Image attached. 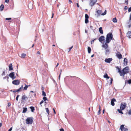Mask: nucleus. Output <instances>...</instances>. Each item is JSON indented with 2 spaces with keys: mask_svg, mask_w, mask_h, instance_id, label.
<instances>
[{
  "mask_svg": "<svg viewBox=\"0 0 131 131\" xmlns=\"http://www.w3.org/2000/svg\"><path fill=\"white\" fill-rule=\"evenodd\" d=\"M129 69L128 67H126L122 70V71H123V74L124 77L125 75L127 73L129 72Z\"/></svg>",
  "mask_w": 131,
  "mask_h": 131,
  "instance_id": "obj_1",
  "label": "nucleus"
},
{
  "mask_svg": "<svg viewBox=\"0 0 131 131\" xmlns=\"http://www.w3.org/2000/svg\"><path fill=\"white\" fill-rule=\"evenodd\" d=\"M33 120L32 117L27 118L26 120V123L27 124H32V123Z\"/></svg>",
  "mask_w": 131,
  "mask_h": 131,
  "instance_id": "obj_2",
  "label": "nucleus"
},
{
  "mask_svg": "<svg viewBox=\"0 0 131 131\" xmlns=\"http://www.w3.org/2000/svg\"><path fill=\"white\" fill-rule=\"evenodd\" d=\"M126 107V103H121L120 107L121 110H124Z\"/></svg>",
  "mask_w": 131,
  "mask_h": 131,
  "instance_id": "obj_3",
  "label": "nucleus"
},
{
  "mask_svg": "<svg viewBox=\"0 0 131 131\" xmlns=\"http://www.w3.org/2000/svg\"><path fill=\"white\" fill-rule=\"evenodd\" d=\"M14 75L15 73L14 72H12L9 73L8 75V76L11 78L12 80H14L16 78V77Z\"/></svg>",
  "mask_w": 131,
  "mask_h": 131,
  "instance_id": "obj_4",
  "label": "nucleus"
},
{
  "mask_svg": "<svg viewBox=\"0 0 131 131\" xmlns=\"http://www.w3.org/2000/svg\"><path fill=\"white\" fill-rule=\"evenodd\" d=\"M28 98L25 95H24L22 96L21 103H24L25 102L27 99Z\"/></svg>",
  "mask_w": 131,
  "mask_h": 131,
  "instance_id": "obj_5",
  "label": "nucleus"
},
{
  "mask_svg": "<svg viewBox=\"0 0 131 131\" xmlns=\"http://www.w3.org/2000/svg\"><path fill=\"white\" fill-rule=\"evenodd\" d=\"M124 125H122L120 128L119 129L121 130V131H127L128 129L124 127Z\"/></svg>",
  "mask_w": 131,
  "mask_h": 131,
  "instance_id": "obj_6",
  "label": "nucleus"
},
{
  "mask_svg": "<svg viewBox=\"0 0 131 131\" xmlns=\"http://www.w3.org/2000/svg\"><path fill=\"white\" fill-rule=\"evenodd\" d=\"M72 78L74 80L73 81H78L80 82H81L82 81V80L76 77H72Z\"/></svg>",
  "mask_w": 131,
  "mask_h": 131,
  "instance_id": "obj_7",
  "label": "nucleus"
},
{
  "mask_svg": "<svg viewBox=\"0 0 131 131\" xmlns=\"http://www.w3.org/2000/svg\"><path fill=\"white\" fill-rule=\"evenodd\" d=\"M112 58H106L105 60V61L106 63H110L112 61Z\"/></svg>",
  "mask_w": 131,
  "mask_h": 131,
  "instance_id": "obj_8",
  "label": "nucleus"
},
{
  "mask_svg": "<svg viewBox=\"0 0 131 131\" xmlns=\"http://www.w3.org/2000/svg\"><path fill=\"white\" fill-rule=\"evenodd\" d=\"M99 41L102 42V41H103L105 40V37L104 36H101L99 39Z\"/></svg>",
  "mask_w": 131,
  "mask_h": 131,
  "instance_id": "obj_9",
  "label": "nucleus"
},
{
  "mask_svg": "<svg viewBox=\"0 0 131 131\" xmlns=\"http://www.w3.org/2000/svg\"><path fill=\"white\" fill-rule=\"evenodd\" d=\"M71 78H72V77L70 76L66 77L64 78V81H70Z\"/></svg>",
  "mask_w": 131,
  "mask_h": 131,
  "instance_id": "obj_10",
  "label": "nucleus"
},
{
  "mask_svg": "<svg viewBox=\"0 0 131 131\" xmlns=\"http://www.w3.org/2000/svg\"><path fill=\"white\" fill-rule=\"evenodd\" d=\"M106 37L112 39L113 38V35L112 33H108Z\"/></svg>",
  "mask_w": 131,
  "mask_h": 131,
  "instance_id": "obj_11",
  "label": "nucleus"
},
{
  "mask_svg": "<svg viewBox=\"0 0 131 131\" xmlns=\"http://www.w3.org/2000/svg\"><path fill=\"white\" fill-rule=\"evenodd\" d=\"M105 49V55L106 56H108L110 53V50L108 49Z\"/></svg>",
  "mask_w": 131,
  "mask_h": 131,
  "instance_id": "obj_12",
  "label": "nucleus"
},
{
  "mask_svg": "<svg viewBox=\"0 0 131 131\" xmlns=\"http://www.w3.org/2000/svg\"><path fill=\"white\" fill-rule=\"evenodd\" d=\"M102 12V11L101 10H97L96 12V13H97V14H95V15H96L98 17L100 15Z\"/></svg>",
  "mask_w": 131,
  "mask_h": 131,
  "instance_id": "obj_13",
  "label": "nucleus"
},
{
  "mask_svg": "<svg viewBox=\"0 0 131 131\" xmlns=\"http://www.w3.org/2000/svg\"><path fill=\"white\" fill-rule=\"evenodd\" d=\"M107 43H106H106H105L102 46V47L105 49H108V46Z\"/></svg>",
  "mask_w": 131,
  "mask_h": 131,
  "instance_id": "obj_14",
  "label": "nucleus"
},
{
  "mask_svg": "<svg viewBox=\"0 0 131 131\" xmlns=\"http://www.w3.org/2000/svg\"><path fill=\"white\" fill-rule=\"evenodd\" d=\"M116 101V100L114 99H112L111 101V104L113 106H114L115 105L114 102Z\"/></svg>",
  "mask_w": 131,
  "mask_h": 131,
  "instance_id": "obj_15",
  "label": "nucleus"
},
{
  "mask_svg": "<svg viewBox=\"0 0 131 131\" xmlns=\"http://www.w3.org/2000/svg\"><path fill=\"white\" fill-rule=\"evenodd\" d=\"M126 36L129 38H131V31H128L127 34Z\"/></svg>",
  "mask_w": 131,
  "mask_h": 131,
  "instance_id": "obj_16",
  "label": "nucleus"
},
{
  "mask_svg": "<svg viewBox=\"0 0 131 131\" xmlns=\"http://www.w3.org/2000/svg\"><path fill=\"white\" fill-rule=\"evenodd\" d=\"M116 55L117 57L119 59H121L122 58V56L121 53H117Z\"/></svg>",
  "mask_w": 131,
  "mask_h": 131,
  "instance_id": "obj_17",
  "label": "nucleus"
},
{
  "mask_svg": "<svg viewBox=\"0 0 131 131\" xmlns=\"http://www.w3.org/2000/svg\"><path fill=\"white\" fill-rule=\"evenodd\" d=\"M112 40V39H111L110 38H108L107 37H106V43H109L110 41H111V40Z\"/></svg>",
  "mask_w": 131,
  "mask_h": 131,
  "instance_id": "obj_18",
  "label": "nucleus"
},
{
  "mask_svg": "<svg viewBox=\"0 0 131 131\" xmlns=\"http://www.w3.org/2000/svg\"><path fill=\"white\" fill-rule=\"evenodd\" d=\"M8 67L9 68V71H11L13 70V68L12 67V63H10L9 64Z\"/></svg>",
  "mask_w": 131,
  "mask_h": 131,
  "instance_id": "obj_19",
  "label": "nucleus"
},
{
  "mask_svg": "<svg viewBox=\"0 0 131 131\" xmlns=\"http://www.w3.org/2000/svg\"><path fill=\"white\" fill-rule=\"evenodd\" d=\"M118 72L120 73V75L121 76L124 77L123 76V71H122H122H121L120 69H119L118 70Z\"/></svg>",
  "mask_w": 131,
  "mask_h": 131,
  "instance_id": "obj_20",
  "label": "nucleus"
},
{
  "mask_svg": "<svg viewBox=\"0 0 131 131\" xmlns=\"http://www.w3.org/2000/svg\"><path fill=\"white\" fill-rule=\"evenodd\" d=\"M124 65L125 66H126L127 65L128 62L127 59L126 58H125L124 59Z\"/></svg>",
  "mask_w": 131,
  "mask_h": 131,
  "instance_id": "obj_21",
  "label": "nucleus"
},
{
  "mask_svg": "<svg viewBox=\"0 0 131 131\" xmlns=\"http://www.w3.org/2000/svg\"><path fill=\"white\" fill-rule=\"evenodd\" d=\"M99 31L100 33L101 34H103V31L102 30V28L101 27L99 28Z\"/></svg>",
  "mask_w": 131,
  "mask_h": 131,
  "instance_id": "obj_22",
  "label": "nucleus"
},
{
  "mask_svg": "<svg viewBox=\"0 0 131 131\" xmlns=\"http://www.w3.org/2000/svg\"><path fill=\"white\" fill-rule=\"evenodd\" d=\"M23 85H22L19 89L16 90V91H17V92H20L21 91V90L23 89Z\"/></svg>",
  "mask_w": 131,
  "mask_h": 131,
  "instance_id": "obj_23",
  "label": "nucleus"
},
{
  "mask_svg": "<svg viewBox=\"0 0 131 131\" xmlns=\"http://www.w3.org/2000/svg\"><path fill=\"white\" fill-rule=\"evenodd\" d=\"M4 8V5L3 4H1L0 6V11H2Z\"/></svg>",
  "mask_w": 131,
  "mask_h": 131,
  "instance_id": "obj_24",
  "label": "nucleus"
},
{
  "mask_svg": "<svg viewBox=\"0 0 131 131\" xmlns=\"http://www.w3.org/2000/svg\"><path fill=\"white\" fill-rule=\"evenodd\" d=\"M99 83L97 84V86L99 89L101 88V86L102 84V82H99Z\"/></svg>",
  "mask_w": 131,
  "mask_h": 131,
  "instance_id": "obj_25",
  "label": "nucleus"
},
{
  "mask_svg": "<svg viewBox=\"0 0 131 131\" xmlns=\"http://www.w3.org/2000/svg\"><path fill=\"white\" fill-rule=\"evenodd\" d=\"M104 77L106 79H109L110 78V77L108 76L107 74L106 73L104 75Z\"/></svg>",
  "mask_w": 131,
  "mask_h": 131,
  "instance_id": "obj_26",
  "label": "nucleus"
},
{
  "mask_svg": "<svg viewBox=\"0 0 131 131\" xmlns=\"http://www.w3.org/2000/svg\"><path fill=\"white\" fill-rule=\"evenodd\" d=\"M26 56V54H25L23 53L21 54L20 57L21 58H24Z\"/></svg>",
  "mask_w": 131,
  "mask_h": 131,
  "instance_id": "obj_27",
  "label": "nucleus"
},
{
  "mask_svg": "<svg viewBox=\"0 0 131 131\" xmlns=\"http://www.w3.org/2000/svg\"><path fill=\"white\" fill-rule=\"evenodd\" d=\"M28 7L29 9H32V4H28Z\"/></svg>",
  "mask_w": 131,
  "mask_h": 131,
  "instance_id": "obj_28",
  "label": "nucleus"
},
{
  "mask_svg": "<svg viewBox=\"0 0 131 131\" xmlns=\"http://www.w3.org/2000/svg\"><path fill=\"white\" fill-rule=\"evenodd\" d=\"M23 113H25L27 110V108L26 107L23 108Z\"/></svg>",
  "mask_w": 131,
  "mask_h": 131,
  "instance_id": "obj_29",
  "label": "nucleus"
},
{
  "mask_svg": "<svg viewBox=\"0 0 131 131\" xmlns=\"http://www.w3.org/2000/svg\"><path fill=\"white\" fill-rule=\"evenodd\" d=\"M88 53H90L91 52V48L89 47H88Z\"/></svg>",
  "mask_w": 131,
  "mask_h": 131,
  "instance_id": "obj_30",
  "label": "nucleus"
},
{
  "mask_svg": "<svg viewBox=\"0 0 131 131\" xmlns=\"http://www.w3.org/2000/svg\"><path fill=\"white\" fill-rule=\"evenodd\" d=\"M25 86L24 87V90H26L27 89L28 87V85H27L25 84Z\"/></svg>",
  "mask_w": 131,
  "mask_h": 131,
  "instance_id": "obj_31",
  "label": "nucleus"
},
{
  "mask_svg": "<svg viewBox=\"0 0 131 131\" xmlns=\"http://www.w3.org/2000/svg\"><path fill=\"white\" fill-rule=\"evenodd\" d=\"M30 108L31 109V111L32 112H33L35 110V108L33 106H31L30 107Z\"/></svg>",
  "mask_w": 131,
  "mask_h": 131,
  "instance_id": "obj_32",
  "label": "nucleus"
},
{
  "mask_svg": "<svg viewBox=\"0 0 131 131\" xmlns=\"http://www.w3.org/2000/svg\"><path fill=\"white\" fill-rule=\"evenodd\" d=\"M113 21L114 23H116L117 22V19L116 17L114 18H113Z\"/></svg>",
  "mask_w": 131,
  "mask_h": 131,
  "instance_id": "obj_33",
  "label": "nucleus"
},
{
  "mask_svg": "<svg viewBox=\"0 0 131 131\" xmlns=\"http://www.w3.org/2000/svg\"><path fill=\"white\" fill-rule=\"evenodd\" d=\"M8 78H9V77L7 75L6 76V77H5L4 78V79H7V80L8 81Z\"/></svg>",
  "mask_w": 131,
  "mask_h": 131,
  "instance_id": "obj_34",
  "label": "nucleus"
},
{
  "mask_svg": "<svg viewBox=\"0 0 131 131\" xmlns=\"http://www.w3.org/2000/svg\"><path fill=\"white\" fill-rule=\"evenodd\" d=\"M101 109H100V106L99 110L97 112V114L99 115L101 113Z\"/></svg>",
  "mask_w": 131,
  "mask_h": 131,
  "instance_id": "obj_35",
  "label": "nucleus"
},
{
  "mask_svg": "<svg viewBox=\"0 0 131 131\" xmlns=\"http://www.w3.org/2000/svg\"><path fill=\"white\" fill-rule=\"evenodd\" d=\"M106 10H105V11L103 13L101 14V15H106Z\"/></svg>",
  "mask_w": 131,
  "mask_h": 131,
  "instance_id": "obj_36",
  "label": "nucleus"
},
{
  "mask_svg": "<svg viewBox=\"0 0 131 131\" xmlns=\"http://www.w3.org/2000/svg\"><path fill=\"white\" fill-rule=\"evenodd\" d=\"M20 82H12L13 84L14 85H17L19 84Z\"/></svg>",
  "mask_w": 131,
  "mask_h": 131,
  "instance_id": "obj_37",
  "label": "nucleus"
},
{
  "mask_svg": "<svg viewBox=\"0 0 131 131\" xmlns=\"http://www.w3.org/2000/svg\"><path fill=\"white\" fill-rule=\"evenodd\" d=\"M89 18V17L88 15V14H86L85 15V19H88Z\"/></svg>",
  "mask_w": 131,
  "mask_h": 131,
  "instance_id": "obj_38",
  "label": "nucleus"
},
{
  "mask_svg": "<svg viewBox=\"0 0 131 131\" xmlns=\"http://www.w3.org/2000/svg\"><path fill=\"white\" fill-rule=\"evenodd\" d=\"M46 112H47V113L49 115V112L48 108H46Z\"/></svg>",
  "mask_w": 131,
  "mask_h": 131,
  "instance_id": "obj_39",
  "label": "nucleus"
},
{
  "mask_svg": "<svg viewBox=\"0 0 131 131\" xmlns=\"http://www.w3.org/2000/svg\"><path fill=\"white\" fill-rule=\"evenodd\" d=\"M89 21L88 19H85V22L86 24H87Z\"/></svg>",
  "mask_w": 131,
  "mask_h": 131,
  "instance_id": "obj_40",
  "label": "nucleus"
},
{
  "mask_svg": "<svg viewBox=\"0 0 131 131\" xmlns=\"http://www.w3.org/2000/svg\"><path fill=\"white\" fill-rule=\"evenodd\" d=\"M42 95L44 96H46V94L45 92L43 91H42Z\"/></svg>",
  "mask_w": 131,
  "mask_h": 131,
  "instance_id": "obj_41",
  "label": "nucleus"
},
{
  "mask_svg": "<svg viewBox=\"0 0 131 131\" xmlns=\"http://www.w3.org/2000/svg\"><path fill=\"white\" fill-rule=\"evenodd\" d=\"M43 99L44 100V101H45L46 100H48L47 99L46 97L44 96L43 98Z\"/></svg>",
  "mask_w": 131,
  "mask_h": 131,
  "instance_id": "obj_42",
  "label": "nucleus"
},
{
  "mask_svg": "<svg viewBox=\"0 0 131 131\" xmlns=\"http://www.w3.org/2000/svg\"><path fill=\"white\" fill-rule=\"evenodd\" d=\"M73 46H71L69 48V50L68 51V52H69L71 50V49L73 48Z\"/></svg>",
  "mask_w": 131,
  "mask_h": 131,
  "instance_id": "obj_43",
  "label": "nucleus"
},
{
  "mask_svg": "<svg viewBox=\"0 0 131 131\" xmlns=\"http://www.w3.org/2000/svg\"><path fill=\"white\" fill-rule=\"evenodd\" d=\"M128 114L129 115H131V109H130L129 110L128 112Z\"/></svg>",
  "mask_w": 131,
  "mask_h": 131,
  "instance_id": "obj_44",
  "label": "nucleus"
},
{
  "mask_svg": "<svg viewBox=\"0 0 131 131\" xmlns=\"http://www.w3.org/2000/svg\"><path fill=\"white\" fill-rule=\"evenodd\" d=\"M11 18H6L5 19L6 20H9L11 19Z\"/></svg>",
  "mask_w": 131,
  "mask_h": 131,
  "instance_id": "obj_45",
  "label": "nucleus"
},
{
  "mask_svg": "<svg viewBox=\"0 0 131 131\" xmlns=\"http://www.w3.org/2000/svg\"><path fill=\"white\" fill-rule=\"evenodd\" d=\"M19 95H17L16 97V99L17 101H18V97H19Z\"/></svg>",
  "mask_w": 131,
  "mask_h": 131,
  "instance_id": "obj_46",
  "label": "nucleus"
},
{
  "mask_svg": "<svg viewBox=\"0 0 131 131\" xmlns=\"http://www.w3.org/2000/svg\"><path fill=\"white\" fill-rule=\"evenodd\" d=\"M131 11V7L129 8L128 9V12H130Z\"/></svg>",
  "mask_w": 131,
  "mask_h": 131,
  "instance_id": "obj_47",
  "label": "nucleus"
},
{
  "mask_svg": "<svg viewBox=\"0 0 131 131\" xmlns=\"http://www.w3.org/2000/svg\"><path fill=\"white\" fill-rule=\"evenodd\" d=\"M95 39H94L93 40H92L91 41V44L93 43V42H94V41Z\"/></svg>",
  "mask_w": 131,
  "mask_h": 131,
  "instance_id": "obj_48",
  "label": "nucleus"
},
{
  "mask_svg": "<svg viewBox=\"0 0 131 131\" xmlns=\"http://www.w3.org/2000/svg\"><path fill=\"white\" fill-rule=\"evenodd\" d=\"M122 110H119V109H118L117 110V111L119 113H120L122 111Z\"/></svg>",
  "mask_w": 131,
  "mask_h": 131,
  "instance_id": "obj_49",
  "label": "nucleus"
},
{
  "mask_svg": "<svg viewBox=\"0 0 131 131\" xmlns=\"http://www.w3.org/2000/svg\"><path fill=\"white\" fill-rule=\"evenodd\" d=\"M110 82H112V81H113V79L112 78H110Z\"/></svg>",
  "mask_w": 131,
  "mask_h": 131,
  "instance_id": "obj_50",
  "label": "nucleus"
},
{
  "mask_svg": "<svg viewBox=\"0 0 131 131\" xmlns=\"http://www.w3.org/2000/svg\"><path fill=\"white\" fill-rule=\"evenodd\" d=\"M5 71H4L3 72V73H2V75H5Z\"/></svg>",
  "mask_w": 131,
  "mask_h": 131,
  "instance_id": "obj_51",
  "label": "nucleus"
},
{
  "mask_svg": "<svg viewBox=\"0 0 131 131\" xmlns=\"http://www.w3.org/2000/svg\"><path fill=\"white\" fill-rule=\"evenodd\" d=\"M10 91L11 92H17V91H16V90L13 91L12 90H11Z\"/></svg>",
  "mask_w": 131,
  "mask_h": 131,
  "instance_id": "obj_52",
  "label": "nucleus"
},
{
  "mask_svg": "<svg viewBox=\"0 0 131 131\" xmlns=\"http://www.w3.org/2000/svg\"><path fill=\"white\" fill-rule=\"evenodd\" d=\"M128 8V7L127 6H125L124 7V9L126 10Z\"/></svg>",
  "mask_w": 131,
  "mask_h": 131,
  "instance_id": "obj_53",
  "label": "nucleus"
},
{
  "mask_svg": "<svg viewBox=\"0 0 131 131\" xmlns=\"http://www.w3.org/2000/svg\"><path fill=\"white\" fill-rule=\"evenodd\" d=\"M12 129V127H11L10 129H9L8 131H11Z\"/></svg>",
  "mask_w": 131,
  "mask_h": 131,
  "instance_id": "obj_54",
  "label": "nucleus"
},
{
  "mask_svg": "<svg viewBox=\"0 0 131 131\" xmlns=\"http://www.w3.org/2000/svg\"><path fill=\"white\" fill-rule=\"evenodd\" d=\"M44 102V101L43 100H42L41 102H40V104H41L42 103H43V102Z\"/></svg>",
  "mask_w": 131,
  "mask_h": 131,
  "instance_id": "obj_55",
  "label": "nucleus"
},
{
  "mask_svg": "<svg viewBox=\"0 0 131 131\" xmlns=\"http://www.w3.org/2000/svg\"><path fill=\"white\" fill-rule=\"evenodd\" d=\"M10 105H11V104H10V103H8L7 105L9 107L10 106Z\"/></svg>",
  "mask_w": 131,
  "mask_h": 131,
  "instance_id": "obj_56",
  "label": "nucleus"
},
{
  "mask_svg": "<svg viewBox=\"0 0 131 131\" xmlns=\"http://www.w3.org/2000/svg\"><path fill=\"white\" fill-rule=\"evenodd\" d=\"M125 82H131V79H130L129 80L127 81V82H126V81H125Z\"/></svg>",
  "mask_w": 131,
  "mask_h": 131,
  "instance_id": "obj_57",
  "label": "nucleus"
},
{
  "mask_svg": "<svg viewBox=\"0 0 131 131\" xmlns=\"http://www.w3.org/2000/svg\"><path fill=\"white\" fill-rule=\"evenodd\" d=\"M129 20L130 21L131 20V13H130V17L129 18Z\"/></svg>",
  "mask_w": 131,
  "mask_h": 131,
  "instance_id": "obj_58",
  "label": "nucleus"
},
{
  "mask_svg": "<svg viewBox=\"0 0 131 131\" xmlns=\"http://www.w3.org/2000/svg\"><path fill=\"white\" fill-rule=\"evenodd\" d=\"M60 131H64V129L63 128H61L60 129Z\"/></svg>",
  "mask_w": 131,
  "mask_h": 131,
  "instance_id": "obj_59",
  "label": "nucleus"
},
{
  "mask_svg": "<svg viewBox=\"0 0 131 131\" xmlns=\"http://www.w3.org/2000/svg\"><path fill=\"white\" fill-rule=\"evenodd\" d=\"M5 2L6 3H8L9 2V0H5Z\"/></svg>",
  "mask_w": 131,
  "mask_h": 131,
  "instance_id": "obj_60",
  "label": "nucleus"
},
{
  "mask_svg": "<svg viewBox=\"0 0 131 131\" xmlns=\"http://www.w3.org/2000/svg\"><path fill=\"white\" fill-rule=\"evenodd\" d=\"M77 6L78 7H79V4L78 3H77Z\"/></svg>",
  "mask_w": 131,
  "mask_h": 131,
  "instance_id": "obj_61",
  "label": "nucleus"
},
{
  "mask_svg": "<svg viewBox=\"0 0 131 131\" xmlns=\"http://www.w3.org/2000/svg\"><path fill=\"white\" fill-rule=\"evenodd\" d=\"M90 27L91 29H92L93 26H92L91 25L90 26Z\"/></svg>",
  "mask_w": 131,
  "mask_h": 131,
  "instance_id": "obj_62",
  "label": "nucleus"
},
{
  "mask_svg": "<svg viewBox=\"0 0 131 131\" xmlns=\"http://www.w3.org/2000/svg\"><path fill=\"white\" fill-rule=\"evenodd\" d=\"M53 112H54V113L55 114H56V112H55V111L54 109V108H53Z\"/></svg>",
  "mask_w": 131,
  "mask_h": 131,
  "instance_id": "obj_63",
  "label": "nucleus"
},
{
  "mask_svg": "<svg viewBox=\"0 0 131 131\" xmlns=\"http://www.w3.org/2000/svg\"><path fill=\"white\" fill-rule=\"evenodd\" d=\"M2 123H0V127L2 126Z\"/></svg>",
  "mask_w": 131,
  "mask_h": 131,
  "instance_id": "obj_64",
  "label": "nucleus"
}]
</instances>
